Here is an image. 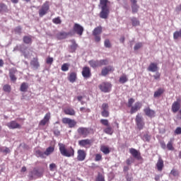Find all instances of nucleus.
<instances>
[{
    "label": "nucleus",
    "instance_id": "f257e3e1",
    "mask_svg": "<svg viewBox=\"0 0 181 181\" xmlns=\"http://www.w3.org/2000/svg\"><path fill=\"white\" fill-rule=\"evenodd\" d=\"M108 0H100L99 6L101 9L99 16L101 19H108L110 16V7L108 6Z\"/></svg>",
    "mask_w": 181,
    "mask_h": 181
},
{
    "label": "nucleus",
    "instance_id": "f03ea898",
    "mask_svg": "<svg viewBox=\"0 0 181 181\" xmlns=\"http://www.w3.org/2000/svg\"><path fill=\"white\" fill-rule=\"evenodd\" d=\"M58 146L59 148V152L62 156H66V158L74 157V148H73L71 146L67 148L66 145L62 143H59Z\"/></svg>",
    "mask_w": 181,
    "mask_h": 181
},
{
    "label": "nucleus",
    "instance_id": "7ed1b4c3",
    "mask_svg": "<svg viewBox=\"0 0 181 181\" xmlns=\"http://www.w3.org/2000/svg\"><path fill=\"white\" fill-rule=\"evenodd\" d=\"M49 9H50V2L49 1H46L38 11L40 18H43V16L49 12Z\"/></svg>",
    "mask_w": 181,
    "mask_h": 181
},
{
    "label": "nucleus",
    "instance_id": "20e7f679",
    "mask_svg": "<svg viewBox=\"0 0 181 181\" xmlns=\"http://www.w3.org/2000/svg\"><path fill=\"white\" fill-rule=\"evenodd\" d=\"M135 122L139 131H141V129H144V128H145V122L144 121V117H142V115H141V114H137L136 115Z\"/></svg>",
    "mask_w": 181,
    "mask_h": 181
},
{
    "label": "nucleus",
    "instance_id": "39448f33",
    "mask_svg": "<svg viewBox=\"0 0 181 181\" xmlns=\"http://www.w3.org/2000/svg\"><path fill=\"white\" fill-rule=\"evenodd\" d=\"M62 121L65 125H68L69 128H74V127L77 125V122H76V120L69 117H64Z\"/></svg>",
    "mask_w": 181,
    "mask_h": 181
},
{
    "label": "nucleus",
    "instance_id": "423d86ee",
    "mask_svg": "<svg viewBox=\"0 0 181 181\" xmlns=\"http://www.w3.org/2000/svg\"><path fill=\"white\" fill-rule=\"evenodd\" d=\"M112 85L110 82H103L99 86V88L103 93H110Z\"/></svg>",
    "mask_w": 181,
    "mask_h": 181
},
{
    "label": "nucleus",
    "instance_id": "0eeeda50",
    "mask_svg": "<svg viewBox=\"0 0 181 181\" xmlns=\"http://www.w3.org/2000/svg\"><path fill=\"white\" fill-rule=\"evenodd\" d=\"M73 31L78 36H83V33H84V28L81 26V25L76 23L73 27Z\"/></svg>",
    "mask_w": 181,
    "mask_h": 181
},
{
    "label": "nucleus",
    "instance_id": "6e6552de",
    "mask_svg": "<svg viewBox=\"0 0 181 181\" xmlns=\"http://www.w3.org/2000/svg\"><path fill=\"white\" fill-rule=\"evenodd\" d=\"M37 177H42V173L39 172L37 168H33V170L30 172L29 179L30 180H33L35 179H37Z\"/></svg>",
    "mask_w": 181,
    "mask_h": 181
},
{
    "label": "nucleus",
    "instance_id": "1a4fd4ad",
    "mask_svg": "<svg viewBox=\"0 0 181 181\" xmlns=\"http://www.w3.org/2000/svg\"><path fill=\"white\" fill-rule=\"evenodd\" d=\"M77 132L82 138H87L90 135V129L87 127H79Z\"/></svg>",
    "mask_w": 181,
    "mask_h": 181
},
{
    "label": "nucleus",
    "instance_id": "9d476101",
    "mask_svg": "<svg viewBox=\"0 0 181 181\" xmlns=\"http://www.w3.org/2000/svg\"><path fill=\"white\" fill-rule=\"evenodd\" d=\"M180 103H181V99L178 98L177 99L176 101H175L173 103L171 106V110H172V112H174V114H176V112H177V111L180 110V107H181Z\"/></svg>",
    "mask_w": 181,
    "mask_h": 181
},
{
    "label": "nucleus",
    "instance_id": "9b49d317",
    "mask_svg": "<svg viewBox=\"0 0 181 181\" xmlns=\"http://www.w3.org/2000/svg\"><path fill=\"white\" fill-rule=\"evenodd\" d=\"M16 73H18V69H16V68H11L8 70L11 81H13V83L18 80V78L16 77Z\"/></svg>",
    "mask_w": 181,
    "mask_h": 181
},
{
    "label": "nucleus",
    "instance_id": "f8f14e48",
    "mask_svg": "<svg viewBox=\"0 0 181 181\" xmlns=\"http://www.w3.org/2000/svg\"><path fill=\"white\" fill-rule=\"evenodd\" d=\"M50 118H52L50 112H48L44 117V118L40 120L39 122V126L40 127H45L46 124H49V121H50Z\"/></svg>",
    "mask_w": 181,
    "mask_h": 181
},
{
    "label": "nucleus",
    "instance_id": "ddd939ff",
    "mask_svg": "<svg viewBox=\"0 0 181 181\" xmlns=\"http://www.w3.org/2000/svg\"><path fill=\"white\" fill-rule=\"evenodd\" d=\"M7 127L9 129H21L22 128V126L15 120L7 123Z\"/></svg>",
    "mask_w": 181,
    "mask_h": 181
},
{
    "label": "nucleus",
    "instance_id": "4468645a",
    "mask_svg": "<svg viewBox=\"0 0 181 181\" xmlns=\"http://www.w3.org/2000/svg\"><path fill=\"white\" fill-rule=\"evenodd\" d=\"M129 153H131L133 158L137 159V160H141V159H142V157L141 156V152L138 151V150L134 148L129 149Z\"/></svg>",
    "mask_w": 181,
    "mask_h": 181
},
{
    "label": "nucleus",
    "instance_id": "2eb2a0df",
    "mask_svg": "<svg viewBox=\"0 0 181 181\" xmlns=\"http://www.w3.org/2000/svg\"><path fill=\"white\" fill-rule=\"evenodd\" d=\"M77 160H78L79 162H83V160H86V156H87V153H86V151L84 150H81L79 149L77 151Z\"/></svg>",
    "mask_w": 181,
    "mask_h": 181
},
{
    "label": "nucleus",
    "instance_id": "dca6fc26",
    "mask_svg": "<svg viewBox=\"0 0 181 181\" xmlns=\"http://www.w3.org/2000/svg\"><path fill=\"white\" fill-rule=\"evenodd\" d=\"M82 76L84 78H90L91 77V69L88 66H84L82 70Z\"/></svg>",
    "mask_w": 181,
    "mask_h": 181
},
{
    "label": "nucleus",
    "instance_id": "f3484780",
    "mask_svg": "<svg viewBox=\"0 0 181 181\" xmlns=\"http://www.w3.org/2000/svg\"><path fill=\"white\" fill-rule=\"evenodd\" d=\"M142 107V103H139V102H136L134 106H132L131 110H130V113L131 114H135V112H136L139 110H141V108Z\"/></svg>",
    "mask_w": 181,
    "mask_h": 181
},
{
    "label": "nucleus",
    "instance_id": "a211bd4d",
    "mask_svg": "<svg viewBox=\"0 0 181 181\" xmlns=\"http://www.w3.org/2000/svg\"><path fill=\"white\" fill-rule=\"evenodd\" d=\"M144 112L146 114L147 117H149V118L155 117V115L156 114V112H155L154 110L151 109V107H146L144 109Z\"/></svg>",
    "mask_w": 181,
    "mask_h": 181
},
{
    "label": "nucleus",
    "instance_id": "6ab92c4d",
    "mask_svg": "<svg viewBox=\"0 0 181 181\" xmlns=\"http://www.w3.org/2000/svg\"><path fill=\"white\" fill-rule=\"evenodd\" d=\"M110 71H114V67L111 66H105L102 69L101 75L105 76Z\"/></svg>",
    "mask_w": 181,
    "mask_h": 181
},
{
    "label": "nucleus",
    "instance_id": "aec40b11",
    "mask_svg": "<svg viewBox=\"0 0 181 181\" xmlns=\"http://www.w3.org/2000/svg\"><path fill=\"white\" fill-rule=\"evenodd\" d=\"M91 144H93V141L88 139L78 141V146H83V148H86L87 145H90Z\"/></svg>",
    "mask_w": 181,
    "mask_h": 181
},
{
    "label": "nucleus",
    "instance_id": "412c9836",
    "mask_svg": "<svg viewBox=\"0 0 181 181\" xmlns=\"http://www.w3.org/2000/svg\"><path fill=\"white\" fill-rule=\"evenodd\" d=\"M156 166L157 170H158V172H162V170H163V168L165 166V164L163 163V160L161 158H160L158 160Z\"/></svg>",
    "mask_w": 181,
    "mask_h": 181
},
{
    "label": "nucleus",
    "instance_id": "4be33fe9",
    "mask_svg": "<svg viewBox=\"0 0 181 181\" xmlns=\"http://www.w3.org/2000/svg\"><path fill=\"white\" fill-rule=\"evenodd\" d=\"M147 70L148 71H151L152 73H155L158 71V64L156 63H151L148 67L147 68Z\"/></svg>",
    "mask_w": 181,
    "mask_h": 181
},
{
    "label": "nucleus",
    "instance_id": "5701e85b",
    "mask_svg": "<svg viewBox=\"0 0 181 181\" xmlns=\"http://www.w3.org/2000/svg\"><path fill=\"white\" fill-rule=\"evenodd\" d=\"M64 112L66 115H76V111L73 107H68L64 110Z\"/></svg>",
    "mask_w": 181,
    "mask_h": 181
},
{
    "label": "nucleus",
    "instance_id": "b1692460",
    "mask_svg": "<svg viewBox=\"0 0 181 181\" xmlns=\"http://www.w3.org/2000/svg\"><path fill=\"white\" fill-rule=\"evenodd\" d=\"M30 66H33L34 69L37 70L40 67V64H39V59L37 58H33L30 62Z\"/></svg>",
    "mask_w": 181,
    "mask_h": 181
},
{
    "label": "nucleus",
    "instance_id": "393cba45",
    "mask_svg": "<svg viewBox=\"0 0 181 181\" xmlns=\"http://www.w3.org/2000/svg\"><path fill=\"white\" fill-rule=\"evenodd\" d=\"M163 93H165V88H159L157 90L154 92V94H153L154 98H158V97H160V95H162Z\"/></svg>",
    "mask_w": 181,
    "mask_h": 181
},
{
    "label": "nucleus",
    "instance_id": "a878e982",
    "mask_svg": "<svg viewBox=\"0 0 181 181\" xmlns=\"http://www.w3.org/2000/svg\"><path fill=\"white\" fill-rule=\"evenodd\" d=\"M23 42L25 45H30L33 42L32 35H25L23 37Z\"/></svg>",
    "mask_w": 181,
    "mask_h": 181
},
{
    "label": "nucleus",
    "instance_id": "bb28decb",
    "mask_svg": "<svg viewBox=\"0 0 181 181\" xmlns=\"http://www.w3.org/2000/svg\"><path fill=\"white\" fill-rule=\"evenodd\" d=\"M68 80L70 81V83H74L76 80H77V74L75 72H72L69 74V76H68Z\"/></svg>",
    "mask_w": 181,
    "mask_h": 181
},
{
    "label": "nucleus",
    "instance_id": "cd10ccee",
    "mask_svg": "<svg viewBox=\"0 0 181 181\" xmlns=\"http://www.w3.org/2000/svg\"><path fill=\"white\" fill-rule=\"evenodd\" d=\"M67 36H69V33L66 32H61L57 34V39H58V40H62L63 39H66Z\"/></svg>",
    "mask_w": 181,
    "mask_h": 181
},
{
    "label": "nucleus",
    "instance_id": "c85d7f7f",
    "mask_svg": "<svg viewBox=\"0 0 181 181\" xmlns=\"http://www.w3.org/2000/svg\"><path fill=\"white\" fill-rule=\"evenodd\" d=\"M102 33H103V27L98 26L93 30V36H97V35H101Z\"/></svg>",
    "mask_w": 181,
    "mask_h": 181
},
{
    "label": "nucleus",
    "instance_id": "c756f323",
    "mask_svg": "<svg viewBox=\"0 0 181 181\" xmlns=\"http://www.w3.org/2000/svg\"><path fill=\"white\" fill-rule=\"evenodd\" d=\"M175 139H170V141L167 144V149L168 151H175V147H173V142Z\"/></svg>",
    "mask_w": 181,
    "mask_h": 181
},
{
    "label": "nucleus",
    "instance_id": "7c9ffc66",
    "mask_svg": "<svg viewBox=\"0 0 181 181\" xmlns=\"http://www.w3.org/2000/svg\"><path fill=\"white\" fill-rule=\"evenodd\" d=\"M35 156H37V158H41L42 159H45V158H46V155H45V152H43L40 150H37L35 151Z\"/></svg>",
    "mask_w": 181,
    "mask_h": 181
},
{
    "label": "nucleus",
    "instance_id": "2f4dec72",
    "mask_svg": "<svg viewBox=\"0 0 181 181\" xmlns=\"http://www.w3.org/2000/svg\"><path fill=\"white\" fill-rule=\"evenodd\" d=\"M100 151L105 155H108V153H110V152H111V151L110 150V148L107 146H101Z\"/></svg>",
    "mask_w": 181,
    "mask_h": 181
},
{
    "label": "nucleus",
    "instance_id": "473e14b6",
    "mask_svg": "<svg viewBox=\"0 0 181 181\" xmlns=\"http://www.w3.org/2000/svg\"><path fill=\"white\" fill-rule=\"evenodd\" d=\"M107 128H105L104 129V133L105 134H107V135H112V134H114V129H112V127H111V126H106Z\"/></svg>",
    "mask_w": 181,
    "mask_h": 181
},
{
    "label": "nucleus",
    "instance_id": "72a5a7b5",
    "mask_svg": "<svg viewBox=\"0 0 181 181\" xmlns=\"http://www.w3.org/2000/svg\"><path fill=\"white\" fill-rule=\"evenodd\" d=\"M29 88V85H28L27 83H22L20 87V90L22 91L23 93H26L28 89Z\"/></svg>",
    "mask_w": 181,
    "mask_h": 181
},
{
    "label": "nucleus",
    "instance_id": "f704fd0d",
    "mask_svg": "<svg viewBox=\"0 0 181 181\" xmlns=\"http://www.w3.org/2000/svg\"><path fill=\"white\" fill-rule=\"evenodd\" d=\"M2 12H8V6L4 3H0V13Z\"/></svg>",
    "mask_w": 181,
    "mask_h": 181
},
{
    "label": "nucleus",
    "instance_id": "c9c22d12",
    "mask_svg": "<svg viewBox=\"0 0 181 181\" xmlns=\"http://www.w3.org/2000/svg\"><path fill=\"white\" fill-rule=\"evenodd\" d=\"M88 63L90 67H93V69H95L96 67H100L98 61L90 60L88 62Z\"/></svg>",
    "mask_w": 181,
    "mask_h": 181
},
{
    "label": "nucleus",
    "instance_id": "e433bc0d",
    "mask_svg": "<svg viewBox=\"0 0 181 181\" xmlns=\"http://www.w3.org/2000/svg\"><path fill=\"white\" fill-rule=\"evenodd\" d=\"M54 152V147L49 146L47 148L46 151H45V156H49L51 153H53Z\"/></svg>",
    "mask_w": 181,
    "mask_h": 181
},
{
    "label": "nucleus",
    "instance_id": "4c0bfd02",
    "mask_svg": "<svg viewBox=\"0 0 181 181\" xmlns=\"http://www.w3.org/2000/svg\"><path fill=\"white\" fill-rule=\"evenodd\" d=\"M132 26H139L140 22L136 18L133 17L131 18Z\"/></svg>",
    "mask_w": 181,
    "mask_h": 181
},
{
    "label": "nucleus",
    "instance_id": "58836bf2",
    "mask_svg": "<svg viewBox=\"0 0 181 181\" xmlns=\"http://www.w3.org/2000/svg\"><path fill=\"white\" fill-rule=\"evenodd\" d=\"M3 91L5 93H11L12 91V88L11 87V85L6 84L3 86Z\"/></svg>",
    "mask_w": 181,
    "mask_h": 181
},
{
    "label": "nucleus",
    "instance_id": "ea45409f",
    "mask_svg": "<svg viewBox=\"0 0 181 181\" xmlns=\"http://www.w3.org/2000/svg\"><path fill=\"white\" fill-rule=\"evenodd\" d=\"M119 81L121 83V84H125L127 81H128V78L127 77V75H122L120 76Z\"/></svg>",
    "mask_w": 181,
    "mask_h": 181
},
{
    "label": "nucleus",
    "instance_id": "a19ab883",
    "mask_svg": "<svg viewBox=\"0 0 181 181\" xmlns=\"http://www.w3.org/2000/svg\"><path fill=\"white\" fill-rule=\"evenodd\" d=\"M179 37H181V29L178 31H175L173 33V39L175 40L179 39Z\"/></svg>",
    "mask_w": 181,
    "mask_h": 181
},
{
    "label": "nucleus",
    "instance_id": "79ce46f5",
    "mask_svg": "<svg viewBox=\"0 0 181 181\" xmlns=\"http://www.w3.org/2000/svg\"><path fill=\"white\" fill-rule=\"evenodd\" d=\"M95 181H105V177H104V175H103L102 173H98Z\"/></svg>",
    "mask_w": 181,
    "mask_h": 181
},
{
    "label": "nucleus",
    "instance_id": "37998d69",
    "mask_svg": "<svg viewBox=\"0 0 181 181\" xmlns=\"http://www.w3.org/2000/svg\"><path fill=\"white\" fill-rule=\"evenodd\" d=\"M98 63H99V67H101V66H107V64H108V60L101 59L98 61Z\"/></svg>",
    "mask_w": 181,
    "mask_h": 181
},
{
    "label": "nucleus",
    "instance_id": "c03bdc74",
    "mask_svg": "<svg viewBox=\"0 0 181 181\" xmlns=\"http://www.w3.org/2000/svg\"><path fill=\"white\" fill-rule=\"evenodd\" d=\"M100 160H103V155L100 153H96L95 155V162H100Z\"/></svg>",
    "mask_w": 181,
    "mask_h": 181
},
{
    "label": "nucleus",
    "instance_id": "a18cd8bd",
    "mask_svg": "<svg viewBox=\"0 0 181 181\" xmlns=\"http://www.w3.org/2000/svg\"><path fill=\"white\" fill-rule=\"evenodd\" d=\"M138 9H139V6H138V4L132 5V13H136L138 12Z\"/></svg>",
    "mask_w": 181,
    "mask_h": 181
},
{
    "label": "nucleus",
    "instance_id": "49530a36",
    "mask_svg": "<svg viewBox=\"0 0 181 181\" xmlns=\"http://www.w3.org/2000/svg\"><path fill=\"white\" fill-rule=\"evenodd\" d=\"M101 115L104 118H108L110 117V112L108 110H102Z\"/></svg>",
    "mask_w": 181,
    "mask_h": 181
},
{
    "label": "nucleus",
    "instance_id": "de8ad7c7",
    "mask_svg": "<svg viewBox=\"0 0 181 181\" xmlns=\"http://www.w3.org/2000/svg\"><path fill=\"white\" fill-rule=\"evenodd\" d=\"M100 124H102V125H104L105 127H108L110 125V122L107 119H101Z\"/></svg>",
    "mask_w": 181,
    "mask_h": 181
},
{
    "label": "nucleus",
    "instance_id": "09e8293b",
    "mask_svg": "<svg viewBox=\"0 0 181 181\" xmlns=\"http://www.w3.org/2000/svg\"><path fill=\"white\" fill-rule=\"evenodd\" d=\"M143 46H144V43H142V42H137L134 45V50H139V49H141Z\"/></svg>",
    "mask_w": 181,
    "mask_h": 181
},
{
    "label": "nucleus",
    "instance_id": "8fccbe9b",
    "mask_svg": "<svg viewBox=\"0 0 181 181\" xmlns=\"http://www.w3.org/2000/svg\"><path fill=\"white\" fill-rule=\"evenodd\" d=\"M52 22L55 25H60V23H62V20L60 19V17H57L52 20Z\"/></svg>",
    "mask_w": 181,
    "mask_h": 181
},
{
    "label": "nucleus",
    "instance_id": "3c124183",
    "mask_svg": "<svg viewBox=\"0 0 181 181\" xmlns=\"http://www.w3.org/2000/svg\"><path fill=\"white\" fill-rule=\"evenodd\" d=\"M143 141H144L145 142H149L151 141V136H149L148 134H144L143 136Z\"/></svg>",
    "mask_w": 181,
    "mask_h": 181
},
{
    "label": "nucleus",
    "instance_id": "603ef678",
    "mask_svg": "<svg viewBox=\"0 0 181 181\" xmlns=\"http://www.w3.org/2000/svg\"><path fill=\"white\" fill-rule=\"evenodd\" d=\"M54 169H57V165H56V164L54 163L49 164V170L51 172H54Z\"/></svg>",
    "mask_w": 181,
    "mask_h": 181
},
{
    "label": "nucleus",
    "instance_id": "864d4df0",
    "mask_svg": "<svg viewBox=\"0 0 181 181\" xmlns=\"http://www.w3.org/2000/svg\"><path fill=\"white\" fill-rule=\"evenodd\" d=\"M134 103H135V100L134 98H130L128 100V105L127 107H129V108H131V107H132V104H134Z\"/></svg>",
    "mask_w": 181,
    "mask_h": 181
},
{
    "label": "nucleus",
    "instance_id": "5fc2aeb1",
    "mask_svg": "<svg viewBox=\"0 0 181 181\" xmlns=\"http://www.w3.org/2000/svg\"><path fill=\"white\" fill-rule=\"evenodd\" d=\"M102 111L108 110V108H110V106L108 105V103H103L102 105Z\"/></svg>",
    "mask_w": 181,
    "mask_h": 181
},
{
    "label": "nucleus",
    "instance_id": "6e6d98bb",
    "mask_svg": "<svg viewBox=\"0 0 181 181\" xmlns=\"http://www.w3.org/2000/svg\"><path fill=\"white\" fill-rule=\"evenodd\" d=\"M80 111H81V112H90L91 110H90L87 107H82L80 108Z\"/></svg>",
    "mask_w": 181,
    "mask_h": 181
},
{
    "label": "nucleus",
    "instance_id": "4d7b16f0",
    "mask_svg": "<svg viewBox=\"0 0 181 181\" xmlns=\"http://www.w3.org/2000/svg\"><path fill=\"white\" fill-rule=\"evenodd\" d=\"M62 71H68V70H69V64H64L62 66Z\"/></svg>",
    "mask_w": 181,
    "mask_h": 181
},
{
    "label": "nucleus",
    "instance_id": "13d9d810",
    "mask_svg": "<svg viewBox=\"0 0 181 181\" xmlns=\"http://www.w3.org/2000/svg\"><path fill=\"white\" fill-rule=\"evenodd\" d=\"M105 47H107V48L111 47V42H110V40H105Z\"/></svg>",
    "mask_w": 181,
    "mask_h": 181
},
{
    "label": "nucleus",
    "instance_id": "bf43d9fd",
    "mask_svg": "<svg viewBox=\"0 0 181 181\" xmlns=\"http://www.w3.org/2000/svg\"><path fill=\"white\" fill-rule=\"evenodd\" d=\"M47 64H52L53 63V57H47L46 60Z\"/></svg>",
    "mask_w": 181,
    "mask_h": 181
},
{
    "label": "nucleus",
    "instance_id": "052dcab7",
    "mask_svg": "<svg viewBox=\"0 0 181 181\" xmlns=\"http://www.w3.org/2000/svg\"><path fill=\"white\" fill-rule=\"evenodd\" d=\"M14 30L16 33H18V35H21V33H22V28H21L20 26L16 28Z\"/></svg>",
    "mask_w": 181,
    "mask_h": 181
},
{
    "label": "nucleus",
    "instance_id": "680f3d73",
    "mask_svg": "<svg viewBox=\"0 0 181 181\" xmlns=\"http://www.w3.org/2000/svg\"><path fill=\"white\" fill-rule=\"evenodd\" d=\"M170 173L173 175V176H179V173L176 170H172Z\"/></svg>",
    "mask_w": 181,
    "mask_h": 181
},
{
    "label": "nucleus",
    "instance_id": "e2e57ef3",
    "mask_svg": "<svg viewBox=\"0 0 181 181\" xmlns=\"http://www.w3.org/2000/svg\"><path fill=\"white\" fill-rule=\"evenodd\" d=\"M1 152H3V153H9L11 150H9V148L5 147L4 148L1 149Z\"/></svg>",
    "mask_w": 181,
    "mask_h": 181
},
{
    "label": "nucleus",
    "instance_id": "0e129e2a",
    "mask_svg": "<svg viewBox=\"0 0 181 181\" xmlns=\"http://www.w3.org/2000/svg\"><path fill=\"white\" fill-rule=\"evenodd\" d=\"M175 134L176 135H180V134H181V127H177L175 130Z\"/></svg>",
    "mask_w": 181,
    "mask_h": 181
},
{
    "label": "nucleus",
    "instance_id": "69168bd1",
    "mask_svg": "<svg viewBox=\"0 0 181 181\" xmlns=\"http://www.w3.org/2000/svg\"><path fill=\"white\" fill-rule=\"evenodd\" d=\"M155 80H159L160 78V74L159 72H156V75H153Z\"/></svg>",
    "mask_w": 181,
    "mask_h": 181
},
{
    "label": "nucleus",
    "instance_id": "338daca9",
    "mask_svg": "<svg viewBox=\"0 0 181 181\" xmlns=\"http://www.w3.org/2000/svg\"><path fill=\"white\" fill-rule=\"evenodd\" d=\"M95 42H98L101 40V37L100 35H94Z\"/></svg>",
    "mask_w": 181,
    "mask_h": 181
},
{
    "label": "nucleus",
    "instance_id": "774afa93",
    "mask_svg": "<svg viewBox=\"0 0 181 181\" xmlns=\"http://www.w3.org/2000/svg\"><path fill=\"white\" fill-rule=\"evenodd\" d=\"M126 163H127V165H131V163H132V158H128L126 160Z\"/></svg>",
    "mask_w": 181,
    "mask_h": 181
}]
</instances>
